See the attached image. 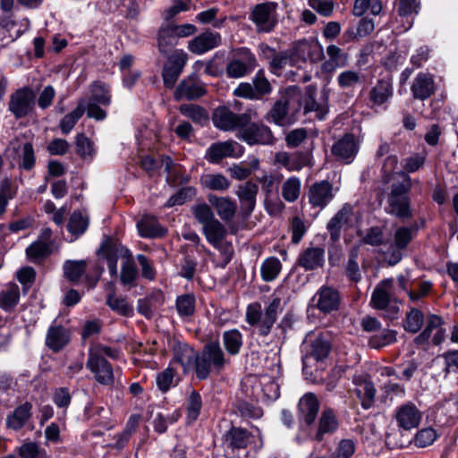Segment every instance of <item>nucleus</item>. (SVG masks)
Here are the masks:
<instances>
[{"label": "nucleus", "instance_id": "1", "mask_svg": "<svg viewBox=\"0 0 458 458\" xmlns=\"http://www.w3.org/2000/svg\"><path fill=\"white\" fill-rule=\"evenodd\" d=\"M183 349L186 353L176 354L175 359L184 369L193 364L195 376L199 380H206L212 374H220L230 362L218 341L206 344L199 353L194 352L186 344L183 345Z\"/></svg>", "mask_w": 458, "mask_h": 458}, {"label": "nucleus", "instance_id": "2", "mask_svg": "<svg viewBox=\"0 0 458 458\" xmlns=\"http://www.w3.org/2000/svg\"><path fill=\"white\" fill-rule=\"evenodd\" d=\"M282 310L281 298L274 294L264 310L259 302L249 304L246 309L245 319L250 326L254 327V332L258 335L266 337L270 334L277 319V315Z\"/></svg>", "mask_w": 458, "mask_h": 458}, {"label": "nucleus", "instance_id": "3", "mask_svg": "<svg viewBox=\"0 0 458 458\" xmlns=\"http://www.w3.org/2000/svg\"><path fill=\"white\" fill-rule=\"evenodd\" d=\"M402 181L394 182L387 196L386 212L399 218L411 217L408 192L411 188V177L405 173L399 174Z\"/></svg>", "mask_w": 458, "mask_h": 458}, {"label": "nucleus", "instance_id": "4", "mask_svg": "<svg viewBox=\"0 0 458 458\" xmlns=\"http://www.w3.org/2000/svg\"><path fill=\"white\" fill-rule=\"evenodd\" d=\"M258 117L255 111L248 110L243 114H234L225 106L217 107L212 117L215 127L223 131H233L242 128L250 121Z\"/></svg>", "mask_w": 458, "mask_h": 458}, {"label": "nucleus", "instance_id": "5", "mask_svg": "<svg viewBox=\"0 0 458 458\" xmlns=\"http://www.w3.org/2000/svg\"><path fill=\"white\" fill-rule=\"evenodd\" d=\"M302 347L307 353L302 356L303 369L308 367L309 360L313 358L316 361H323L331 352V343L327 335L322 333L310 332L307 334Z\"/></svg>", "mask_w": 458, "mask_h": 458}, {"label": "nucleus", "instance_id": "6", "mask_svg": "<svg viewBox=\"0 0 458 458\" xmlns=\"http://www.w3.org/2000/svg\"><path fill=\"white\" fill-rule=\"evenodd\" d=\"M86 259H67L64 264V276L72 283L78 284L83 278L90 287L94 286L98 281L103 268L94 266L93 272H87Z\"/></svg>", "mask_w": 458, "mask_h": 458}, {"label": "nucleus", "instance_id": "7", "mask_svg": "<svg viewBox=\"0 0 458 458\" xmlns=\"http://www.w3.org/2000/svg\"><path fill=\"white\" fill-rule=\"evenodd\" d=\"M253 85L249 82H241L233 89V95L251 100H259L272 91L269 81L265 77L262 70L258 71L252 79Z\"/></svg>", "mask_w": 458, "mask_h": 458}, {"label": "nucleus", "instance_id": "8", "mask_svg": "<svg viewBox=\"0 0 458 458\" xmlns=\"http://www.w3.org/2000/svg\"><path fill=\"white\" fill-rule=\"evenodd\" d=\"M277 4L266 2L255 5L250 20L256 25L258 32L268 33L272 31L277 23L276 19Z\"/></svg>", "mask_w": 458, "mask_h": 458}, {"label": "nucleus", "instance_id": "9", "mask_svg": "<svg viewBox=\"0 0 458 458\" xmlns=\"http://www.w3.org/2000/svg\"><path fill=\"white\" fill-rule=\"evenodd\" d=\"M257 65L255 55L247 47L235 50L234 57L226 66L229 78H242L251 72Z\"/></svg>", "mask_w": 458, "mask_h": 458}, {"label": "nucleus", "instance_id": "10", "mask_svg": "<svg viewBox=\"0 0 458 458\" xmlns=\"http://www.w3.org/2000/svg\"><path fill=\"white\" fill-rule=\"evenodd\" d=\"M35 106V94L29 87L18 89L10 97L9 111L16 119L23 118L32 113Z\"/></svg>", "mask_w": 458, "mask_h": 458}, {"label": "nucleus", "instance_id": "11", "mask_svg": "<svg viewBox=\"0 0 458 458\" xmlns=\"http://www.w3.org/2000/svg\"><path fill=\"white\" fill-rule=\"evenodd\" d=\"M240 139L248 145H272L276 139L270 128L262 123H250L242 126Z\"/></svg>", "mask_w": 458, "mask_h": 458}, {"label": "nucleus", "instance_id": "12", "mask_svg": "<svg viewBox=\"0 0 458 458\" xmlns=\"http://www.w3.org/2000/svg\"><path fill=\"white\" fill-rule=\"evenodd\" d=\"M300 428L301 431L311 429L318 417L319 402L313 393L305 394L298 403Z\"/></svg>", "mask_w": 458, "mask_h": 458}, {"label": "nucleus", "instance_id": "13", "mask_svg": "<svg viewBox=\"0 0 458 458\" xmlns=\"http://www.w3.org/2000/svg\"><path fill=\"white\" fill-rule=\"evenodd\" d=\"M339 427L338 419L331 408L324 409L320 414L316 429L307 430V437L321 442L327 435H333Z\"/></svg>", "mask_w": 458, "mask_h": 458}, {"label": "nucleus", "instance_id": "14", "mask_svg": "<svg viewBox=\"0 0 458 458\" xmlns=\"http://www.w3.org/2000/svg\"><path fill=\"white\" fill-rule=\"evenodd\" d=\"M86 367L94 374L96 381L100 385H114V369L106 358L100 357L98 354H89Z\"/></svg>", "mask_w": 458, "mask_h": 458}, {"label": "nucleus", "instance_id": "15", "mask_svg": "<svg viewBox=\"0 0 458 458\" xmlns=\"http://www.w3.org/2000/svg\"><path fill=\"white\" fill-rule=\"evenodd\" d=\"M186 62L187 54L183 50H175L169 56L162 72L163 81L165 88L172 89L174 86L180 74L182 72Z\"/></svg>", "mask_w": 458, "mask_h": 458}, {"label": "nucleus", "instance_id": "16", "mask_svg": "<svg viewBox=\"0 0 458 458\" xmlns=\"http://www.w3.org/2000/svg\"><path fill=\"white\" fill-rule=\"evenodd\" d=\"M394 419L399 428L411 430L418 428L422 414L413 403L407 402L395 409Z\"/></svg>", "mask_w": 458, "mask_h": 458}, {"label": "nucleus", "instance_id": "17", "mask_svg": "<svg viewBox=\"0 0 458 458\" xmlns=\"http://www.w3.org/2000/svg\"><path fill=\"white\" fill-rule=\"evenodd\" d=\"M254 436L246 428L232 426L223 435V445L226 451L234 453L245 450L253 441Z\"/></svg>", "mask_w": 458, "mask_h": 458}, {"label": "nucleus", "instance_id": "18", "mask_svg": "<svg viewBox=\"0 0 458 458\" xmlns=\"http://www.w3.org/2000/svg\"><path fill=\"white\" fill-rule=\"evenodd\" d=\"M203 233L205 234L208 242L213 247L219 250L222 254L229 256L232 254L233 247L225 240L227 231L220 221L216 220L213 221V223L207 225L203 227Z\"/></svg>", "mask_w": 458, "mask_h": 458}, {"label": "nucleus", "instance_id": "19", "mask_svg": "<svg viewBox=\"0 0 458 458\" xmlns=\"http://www.w3.org/2000/svg\"><path fill=\"white\" fill-rule=\"evenodd\" d=\"M317 309L325 313L329 314L338 310L340 307L341 298L339 292L330 286L323 285L316 293L313 297Z\"/></svg>", "mask_w": 458, "mask_h": 458}, {"label": "nucleus", "instance_id": "20", "mask_svg": "<svg viewBox=\"0 0 458 458\" xmlns=\"http://www.w3.org/2000/svg\"><path fill=\"white\" fill-rule=\"evenodd\" d=\"M333 185L323 180L313 183L309 190V202L313 208H324L334 199Z\"/></svg>", "mask_w": 458, "mask_h": 458}, {"label": "nucleus", "instance_id": "21", "mask_svg": "<svg viewBox=\"0 0 458 458\" xmlns=\"http://www.w3.org/2000/svg\"><path fill=\"white\" fill-rule=\"evenodd\" d=\"M359 151V144L353 134L346 133L332 146V154L339 160L349 164Z\"/></svg>", "mask_w": 458, "mask_h": 458}, {"label": "nucleus", "instance_id": "22", "mask_svg": "<svg viewBox=\"0 0 458 458\" xmlns=\"http://www.w3.org/2000/svg\"><path fill=\"white\" fill-rule=\"evenodd\" d=\"M220 44L221 35L218 32L207 30L190 40L188 49L195 55H203Z\"/></svg>", "mask_w": 458, "mask_h": 458}, {"label": "nucleus", "instance_id": "23", "mask_svg": "<svg viewBox=\"0 0 458 458\" xmlns=\"http://www.w3.org/2000/svg\"><path fill=\"white\" fill-rule=\"evenodd\" d=\"M204 85L196 76H190L182 80L174 91V98L179 101L182 99L192 100L205 95Z\"/></svg>", "mask_w": 458, "mask_h": 458}, {"label": "nucleus", "instance_id": "24", "mask_svg": "<svg viewBox=\"0 0 458 458\" xmlns=\"http://www.w3.org/2000/svg\"><path fill=\"white\" fill-rule=\"evenodd\" d=\"M352 213V206L349 203H345L329 220L327 229L330 234V239L333 242H337L340 239L342 229L348 223Z\"/></svg>", "mask_w": 458, "mask_h": 458}, {"label": "nucleus", "instance_id": "25", "mask_svg": "<svg viewBox=\"0 0 458 458\" xmlns=\"http://www.w3.org/2000/svg\"><path fill=\"white\" fill-rule=\"evenodd\" d=\"M435 90L436 85L433 76L425 72L418 73L411 86L413 98L420 100L428 99L434 94Z\"/></svg>", "mask_w": 458, "mask_h": 458}, {"label": "nucleus", "instance_id": "26", "mask_svg": "<svg viewBox=\"0 0 458 458\" xmlns=\"http://www.w3.org/2000/svg\"><path fill=\"white\" fill-rule=\"evenodd\" d=\"M390 280H384L378 284L371 295L370 303L376 310H387L388 308L393 312L398 311V307L395 303H393L390 293H389Z\"/></svg>", "mask_w": 458, "mask_h": 458}, {"label": "nucleus", "instance_id": "27", "mask_svg": "<svg viewBox=\"0 0 458 458\" xmlns=\"http://www.w3.org/2000/svg\"><path fill=\"white\" fill-rule=\"evenodd\" d=\"M275 161L288 171H300L309 165L310 156L308 153L302 151H298L293 154L278 152L276 154Z\"/></svg>", "mask_w": 458, "mask_h": 458}, {"label": "nucleus", "instance_id": "28", "mask_svg": "<svg viewBox=\"0 0 458 458\" xmlns=\"http://www.w3.org/2000/svg\"><path fill=\"white\" fill-rule=\"evenodd\" d=\"M236 147L239 145L234 141L213 143L207 148L205 158L211 164H217L225 157H235Z\"/></svg>", "mask_w": 458, "mask_h": 458}, {"label": "nucleus", "instance_id": "29", "mask_svg": "<svg viewBox=\"0 0 458 458\" xmlns=\"http://www.w3.org/2000/svg\"><path fill=\"white\" fill-rule=\"evenodd\" d=\"M208 200L222 220L227 222L233 219L237 210L235 201L227 197H218L215 194H209Z\"/></svg>", "mask_w": 458, "mask_h": 458}, {"label": "nucleus", "instance_id": "30", "mask_svg": "<svg viewBox=\"0 0 458 458\" xmlns=\"http://www.w3.org/2000/svg\"><path fill=\"white\" fill-rule=\"evenodd\" d=\"M327 55L328 60L325 61L321 66L323 72L329 73L337 68H343L348 64V54L336 45H329L327 47Z\"/></svg>", "mask_w": 458, "mask_h": 458}, {"label": "nucleus", "instance_id": "31", "mask_svg": "<svg viewBox=\"0 0 458 458\" xmlns=\"http://www.w3.org/2000/svg\"><path fill=\"white\" fill-rule=\"evenodd\" d=\"M32 404L29 402L17 406L6 418V426L13 430L22 428L31 417Z\"/></svg>", "mask_w": 458, "mask_h": 458}, {"label": "nucleus", "instance_id": "32", "mask_svg": "<svg viewBox=\"0 0 458 458\" xmlns=\"http://www.w3.org/2000/svg\"><path fill=\"white\" fill-rule=\"evenodd\" d=\"M70 335L63 326H51L47 334L46 344L54 352H59L69 342Z\"/></svg>", "mask_w": 458, "mask_h": 458}, {"label": "nucleus", "instance_id": "33", "mask_svg": "<svg viewBox=\"0 0 458 458\" xmlns=\"http://www.w3.org/2000/svg\"><path fill=\"white\" fill-rule=\"evenodd\" d=\"M258 191V185L250 181L241 184L236 191V195L247 214H250L255 208Z\"/></svg>", "mask_w": 458, "mask_h": 458}, {"label": "nucleus", "instance_id": "34", "mask_svg": "<svg viewBox=\"0 0 458 458\" xmlns=\"http://www.w3.org/2000/svg\"><path fill=\"white\" fill-rule=\"evenodd\" d=\"M98 255L105 258H131L128 249L123 246L117 240L106 236L99 249Z\"/></svg>", "mask_w": 458, "mask_h": 458}, {"label": "nucleus", "instance_id": "35", "mask_svg": "<svg viewBox=\"0 0 458 458\" xmlns=\"http://www.w3.org/2000/svg\"><path fill=\"white\" fill-rule=\"evenodd\" d=\"M20 287L15 283L8 284L0 292V309L4 312H12L20 301Z\"/></svg>", "mask_w": 458, "mask_h": 458}, {"label": "nucleus", "instance_id": "36", "mask_svg": "<svg viewBox=\"0 0 458 458\" xmlns=\"http://www.w3.org/2000/svg\"><path fill=\"white\" fill-rule=\"evenodd\" d=\"M393 96V85L389 80H378L369 91V100L376 106H382Z\"/></svg>", "mask_w": 458, "mask_h": 458}, {"label": "nucleus", "instance_id": "37", "mask_svg": "<svg viewBox=\"0 0 458 458\" xmlns=\"http://www.w3.org/2000/svg\"><path fill=\"white\" fill-rule=\"evenodd\" d=\"M86 112V99L80 98L75 109L65 114L59 123V128L63 134H68L74 128L78 121Z\"/></svg>", "mask_w": 458, "mask_h": 458}, {"label": "nucleus", "instance_id": "38", "mask_svg": "<svg viewBox=\"0 0 458 458\" xmlns=\"http://www.w3.org/2000/svg\"><path fill=\"white\" fill-rule=\"evenodd\" d=\"M137 228L140 236L156 238L165 233L164 229L153 216L145 215L137 223Z\"/></svg>", "mask_w": 458, "mask_h": 458}, {"label": "nucleus", "instance_id": "39", "mask_svg": "<svg viewBox=\"0 0 458 458\" xmlns=\"http://www.w3.org/2000/svg\"><path fill=\"white\" fill-rule=\"evenodd\" d=\"M199 183L202 189L216 191H225L231 185L229 179L222 174H202Z\"/></svg>", "mask_w": 458, "mask_h": 458}, {"label": "nucleus", "instance_id": "40", "mask_svg": "<svg viewBox=\"0 0 458 458\" xmlns=\"http://www.w3.org/2000/svg\"><path fill=\"white\" fill-rule=\"evenodd\" d=\"M375 29L374 21L369 18H362L360 20L356 27H349L343 34L344 42L364 38L369 35Z\"/></svg>", "mask_w": 458, "mask_h": 458}, {"label": "nucleus", "instance_id": "41", "mask_svg": "<svg viewBox=\"0 0 458 458\" xmlns=\"http://www.w3.org/2000/svg\"><path fill=\"white\" fill-rule=\"evenodd\" d=\"M223 345L229 355L235 356L243 345V335L236 328L226 330L222 335Z\"/></svg>", "mask_w": 458, "mask_h": 458}, {"label": "nucleus", "instance_id": "42", "mask_svg": "<svg viewBox=\"0 0 458 458\" xmlns=\"http://www.w3.org/2000/svg\"><path fill=\"white\" fill-rule=\"evenodd\" d=\"M89 226V217L83 216L80 211H74L69 220L67 229L70 233V242L75 241L82 235Z\"/></svg>", "mask_w": 458, "mask_h": 458}, {"label": "nucleus", "instance_id": "43", "mask_svg": "<svg viewBox=\"0 0 458 458\" xmlns=\"http://www.w3.org/2000/svg\"><path fill=\"white\" fill-rule=\"evenodd\" d=\"M180 113L191 119L193 123L203 125L208 122V113L207 110L195 104H183L179 106Z\"/></svg>", "mask_w": 458, "mask_h": 458}, {"label": "nucleus", "instance_id": "44", "mask_svg": "<svg viewBox=\"0 0 458 458\" xmlns=\"http://www.w3.org/2000/svg\"><path fill=\"white\" fill-rule=\"evenodd\" d=\"M202 405V397L200 394L192 389L186 398V420L188 423H192L198 420Z\"/></svg>", "mask_w": 458, "mask_h": 458}, {"label": "nucleus", "instance_id": "45", "mask_svg": "<svg viewBox=\"0 0 458 458\" xmlns=\"http://www.w3.org/2000/svg\"><path fill=\"white\" fill-rule=\"evenodd\" d=\"M397 333L393 329H382L372 335L369 339V345L373 349H381L391 345L397 341Z\"/></svg>", "mask_w": 458, "mask_h": 458}, {"label": "nucleus", "instance_id": "46", "mask_svg": "<svg viewBox=\"0 0 458 458\" xmlns=\"http://www.w3.org/2000/svg\"><path fill=\"white\" fill-rule=\"evenodd\" d=\"M157 41L159 52L164 55H167L177 44L178 39L167 25L159 30Z\"/></svg>", "mask_w": 458, "mask_h": 458}, {"label": "nucleus", "instance_id": "47", "mask_svg": "<svg viewBox=\"0 0 458 458\" xmlns=\"http://www.w3.org/2000/svg\"><path fill=\"white\" fill-rule=\"evenodd\" d=\"M196 299L192 293L179 295L175 301L178 315L182 318L191 317L195 312Z\"/></svg>", "mask_w": 458, "mask_h": 458}, {"label": "nucleus", "instance_id": "48", "mask_svg": "<svg viewBox=\"0 0 458 458\" xmlns=\"http://www.w3.org/2000/svg\"><path fill=\"white\" fill-rule=\"evenodd\" d=\"M420 229V225L414 223L410 226H402L398 228L394 234V244L398 249H404L409 242L415 237Z\"/></svg>", "mask_w": 458, "mask_h": 458}, {"label": "nucleus", "instance_id": "49", "mask_svg": "<svg viewBox=\"0 0 458 458\" xmlns=\"http://www.w3.org/2000/svg\"><path fill=\"white\" fill-rule=\"evenodd\" d=\"M262 52L267 58L270 59V69L274 73H277V72L284 67L289 61V55L286 53H277L268 46H263Z\"/></svg>", "mask_w": 458, "mask_h": 458}, {"label": "nucleus", "instance_id": "50", "mask_svg": "<svg viewBox=\"0 0 458 458\" xmlns=\"http://www.w3.org/2000/svg\"><path fill=\"white\" fill-rule=\"evenodd\" d=\"M139 276V269L134 263V259H125L122 266L120 280L122 284L130 288L136 285V280Z\"/></svg>", "mask_w": 458, "mask_h": 458}, {"label": "nucleus", "instance_id": "51", "mask_svg": "<svg viewBox=\"0 0 458 458\" xmlns=\"http://www.w3.org/2000/svg\"><path fill=\"white\" fill-rule=\"evenodd\" d=\"M55 244L44 240H38L26 249L28 258H45L54 254Z\"/></svg>", "mask_w": 458, "mask_h": 458}, {"label": "nucleus", "instance_id": "52", "mask_svg": "<svg viewBox=\"0 0 458 458\" xmlns=\"http://www.w3.org/2000/svg\"><path fill=\"white\" fill-rule=\"evenodd\" d=\"M288 114V104L286 101L279 100L275 103L270 111L266 114L265 119L277 125H284Z\"/></svg>", "mask_w": 458, "mask_h": 458}, {"label": "nucleus", "instance_id": "53", "mask_svg": "<svg viewBox=\"0 0 458 458\" xmlns=\"http://www.w3.org/2000/svg\"><path fill=\"white\" fill-rule=\"evenodd\" d=\"M301 182L296 176L289 177L282 185V196L288 202H294L301 193Z\"/></svg>", "mask_w": 458, "mask_h": 458}, {"label": "nucleus", "instance_id": "54", "mask_svg": "<svg viewBox=\"0 0 458 458\" xmlns=\"http://www.w3.org/2000/svg\"><path fill=\"white\" fill-rule=\"evenodd\" d=\"M438 434L432 427H428L417 431L412 438V443L419 448L428 447L437 439Z\"/></svg>", "mask_w": 458, "mask_h": 458}, {"label": "nucleus", "instance_id": "55", "mask_svg": "<svg viewBox=\"0 0 458 458\" xmlns=\"http://www.w3.org/2000/svg\"><path fill=\"white\" fill-rule=\"evenodd\" d=\"M191 213L195 219L202 225V228L207 225L217 220L209 205L207 203H199L191 208Z\"/></svg>", "mask_w": 458, "mask_h": 458}, {"label": "nucleus", "instance_id": "56", "mask_svg": "<svg viewBox=\"0 0 458 458\" xmlns=\"http://www.w3.org/2000/svg\"><path fill=\"white\" fill-rule=\"evenodd\" d=\"M21 458H49L47 451L40 447L36 442H24L18 449Z\"/></svg>", "mask_w": 458, "mask_h": 458}, {"label": "nucleus", "instance_id": "57", "mask_svg": "<svg viewBox=\"0 0 458 458\" xmlns=\"http://www.w3.org/2000/svg\"><path fill=\"white\" fill-rule=\"evenodd\" d=\"M424 322V315L421 310L412 308L406 314L403 327L407 332L417 333L420 330Z\"/></svg>", "mask_w": 458, "mask_h": 458}, {"label": "nucleus", "instance_id": "58", "mask_svg": "<svg viewBox=\"0 0 458 458\" xmlns=\"http://www.w3.org/2000/svg\"><path fill=\"white\" fill-rule=\"evenodd\" d=\"M175 374V370L171 367H167L165 369L157 374L156 384L162 393H166L171 387L176 386L174 382Z\"/></svg>", "mask_w": 458, "mask_h": 458}, {"label": "nucleus", "instance_id": "59", "mask_svg": "<svg viewBox=\"0 0 458 458\" xmlns=\"http://www.w3.org/2000/svg\"><path fill=\"white\" fill-rule=\"evenodd\" d=\"M75 145L77 153L84 159H91L96 154L93 142L83 133L77 135Z\"/></svg>", "mask_w": 458, "mask_h": 458}, {"label": "nucleus", "instance_id": "60", "mask_svg": "<svg viewBox=\"0 0 458 458\" xmlns=\"http://www.w3.org/2000/svg\"><path fill=\"white\" fill-rule=\"evenodd\" d=\"M91 101L94 103L108 106L111 102L109 89L105 83L95 82L91 89Z\"/></svg>", "mask_w": 458, "mask_h": 458}, {"label": "nucleus", "instance_id": "61", "mask_svg": "<svg viewBox=\"0 0 458 458\" xmlns=\"http://www.w3.org/2000/svg\"><path fill=\"white\" fill-rule=\"evenodd\" d=\"M282 265L279 259H264L261 265V276L264 281L270 282L276 278Z\"/></svg>", "mask_w": 458, "mask_h": 458}, {"label": "nucleus", "instance_id": "62", "mask_svg": "<svg viewBox=\"0 0 458 458\" xmlns=\"http://www.w3.org/2000/svg\"><path fill=\"white\" fill-rule=\"evenodd\" d=\"M362 389H356L357 396L361 400V406L364 409L371 407L376 394L374 384L371 381H366L361 386Z\"/></svg>", "mask_w": 458, "mask_h": 458}, {"label": "nucleus", "instance_id": "63", "mask_svg": "<svg viewBox=\"0 0 458 458\" xmlns=\"http://www.w3.org/2000/svg\"><path fill=\"white\" fill-rule=\"evenodd\" d=\"M17 153L21 158V167L25 170H30L35 165V154L32 144L26 142L21 146H19Z\"/></svg>", "mask_w": 458, "mask_h": 458}, {"label": "nucleus", "instance_id": "64", "mask_svg": "<svg viewBox=\"0 0 458 458\" xmlns=\"http://www.w3.org/2000/svg\"><path fill=\"white\" fill-rule=\"evenodd\" d=\"M356 450L355 442L352 439L344 438L339 441L334 455L336 458H351Z\"/></svg>", "mask_w": 458, "mask_h": 458}]
</instances>
